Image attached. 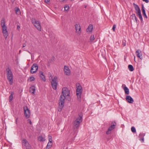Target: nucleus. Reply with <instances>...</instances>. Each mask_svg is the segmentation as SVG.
I'll return each mask as SVG.
<instances>
[{"label": "nucleus", "mask_w": 149, "mask_h": 149, "mask_svg": "<svg viewBox=\"0 0 149 149\" xmlns=\"http://www.w3.org/2000/svg\"><path fill=\"white\" fill-rule=\"evenodd\" d=\"M62 93L63 95H61L60 99L59 101V107L58 108V111H61L64 107L65 99L69 98L70 96L69 91L67 88L65 87L62 88Z\"/></svg>", "instance_id": "1"}, {"label": "nucleus", "mask_w": 149, "mask_h": 149, "mask_svg": "<svg viewBox=\"0 0 149 149\" xmlns=\"http://www.w3.org/2000/svg\"><path fill=\"white\" fill-rule=\"evenodd\" d=\"M83 114L80 113L79 114V116L76 119L73 123V127L74 128V131L76 132L77 131V129L79 128L81 122L82 121V118Z\"/></svg>", "instance_id": "2"}, {"label": "nucleus", "mask_w": 149, "mask_h": 149, "mask_svg": "<svg viewBox=\"0 0 149 149\" xmlns=\"http://www.w3.org/2000/svg\"><path fill=\"white\" fill-rule=\"evenodd\" d=\"M7 79L9 82L10 85H12L13 83V75L11 69L9 68H7L6 70Z\"/></svg>", "instance_id": "3"}, {"label": "nucleus", "mask_w": 149, "mask_h": 149, "mask_svg": "<svg viewBox=\"0 0 149 149\" xmlns=\"http://www.w3.org/2000/svg\"><path fill=\"white\" fill-rule=\"evenodd\" d=\"M32 22L34 26L39 31L41 30V26L39 22L36 20L35 18L31 19Z\"/></svg>", "instance_id": "4"}, {"label": "nucleus", "mask_w": 149, "mask_h": 149, "mask_svg": "<svg viewBox=\"0 0 149 149\" xmlns=\"http://www.w3.org/2000/svg\"><path fill=\"white\" fill-rule=\"evenodd\" d=\"M57 77L55 76L54 77L53 79H52L51 82L52 87L53 89L56 90L57 88Z\"/></svg>", "instance_id": "5"}, {"label": "nucleus", "mask_w": 149, "mask_h": 149, "mask_svg": "<svg viewBox=\"0 0 149 149\" xmlns=\"http://www.w3.org/2000/svg\"><path fill=\"white\" fill-rule=\"evenodd\" d=\"M24 114L25 116L27 118H29L31 115L30 110L26 106L24 107Z\"/></svg>", "instance_id": "6"}, {"label": "nucleus", "mask_w": 149, "mask_h": 149, "mask_svg": "<svg viewBox=\"0 0 149 149\" xmlns=\"http://www.w3.org/2000/svg\"><path fill=\"white\" fill-rule=\"evenodd\" d=\"M112 124H113L111 125L109 128L108 130L106 132V133L107 134H109L111 133V131L113 130L115 127L116 125V124L115 121H114V122H113L112 123Z\"/></svg>", "instance_id": "7"}, {"label": "nucleus", "mask_w": 149, "mask_h": 149, "mask_svg": "<svg viewBox=\"0 0 149 149\" xmlns=\"http://www.w3.org/2000/svg\"><path fill=\"white\" fill-rule=\"evenodd\" d=\"M22 143V145L24 146L26 149H31V146L28 141L25 139H23Z\"/></svg>", "instance_id": "8"}, {"label": "nucleus", "mask_w": 149, "mask_h": 149, "mask_svg": "<svg viewBox=\"0 0 149 149\" xmlns=\"http://www.w3.org/2000/svg\"><path fill=\"white\" fill-rule=\"evenodd\" d=\"M38 69V66L36 63H34L31 67V73L33 74L36 72Z\"/></svg>", "instance_id": "9"}, {"label": "nucleus", "mask_w": 149, "mask_h": 149, "mask_svg": "<svg viewBox=\"0 0 149 149\" xmlns=\"http://www.w3.org/2000/svg\"><path fill=\"white\" fill-rule=\"evenodd\" d=\"M2 32L3 33L4 36L6 39L7 38L8 35V32L7 31V27L5 25H4L3 26H2Z\"/></svg>", "instance_id": "10"}, {"label": "nucleus", "mask_w": 149, "mask_h": 149, "mask_svg": "<svg viewBox=\"0 0 149 149\" xmlns=\"http://www.w3.org/2000/svg\"><path fill=\"white\" fill-rule=\"evenodd\" d=\"M65 74L67 75H69L70 74V71L68 66L65 65L64 67Z\"/></svg>", "instance_id": "11"}, {"label": "nucleus", "mask_w": 149, "mask_h": 149, "mask_svg": "<svg viewBox=\"0 0 149 149\" xmlns=\"http://www.w3.org/2000/svg\"><path fill=\"white\" fill-rule=\"evenodd\" d=\"M136 54L137 57L141 59H143L142 56V53L140 49H138L136 51Z\"/></svg>", "instance_id": "12"}, {"label": "nucleus", "mask_w": 149, "mask_h": 149, "mask_svg": "<svg viewBox=\"0 0 149 149\" xmlns=\"http://www.w3.org/2000/svg\"><path fill=\"white\" fill-rule=\"evenodd\" d=\"M76 31L78 33H80L81 31V27L79 24H76L75 25Z\"/></svg>", "instance_id": "13"}, {"label": "nucleus", "mask_w": 149, "mask_h": 149, "mask_svg": "<svg viewBox=\"0 0 149 149\" xmlns=\"http://www.w3.org/2000/svg\"><path fill=\"white\" fill-rule=\"evenodd\" d=\"M82 87L81 86H79L77 87V95H81L82 93Z\"/></svg>", "instance_id": "14"}, {"label": "nucleus", "mask_w": 149, "mask_h": 149, "mask_svg": "<svg viewBox=\"0 0 149 149\" xmlns=\"http://www.w3.org/2000/svg\"><path fill=\"white\" fill-rule=\"evenodd\" d=\"M126 100L128 102L130 103H133L134 101L133 98L130 96L129 95L126 96Z\"/></svg>", "instance_id": "15"}, {"label": "nucleus", "mask_w": 149, "mask_h": 149, "mask_svg": "<svg viewBox=\"0 0 149 149\" xmlns=\"http://www.w3.org/2000/svg\"><path fill=\"white\" fill-rule=\"evenodd\" d=\"M39 74L41 80L44 81H46V79L45 75L43 74V72L42 71H40L39 72Z\"/></svg>", "instance_id": "16"}, {"label": "nucleus", "mask_w": 149, "mask_h": 149, "mask_svg": "<svg viewBox=\"0 0 149 149\" xmlns=\"http://www.w3.org/2000/svg\"><path fill=\"white\" fill-rule=\"evenodd\" d=\"M93 25L90 24L86 29V31L87 32H91L92 31L93 29Z\"/></svg>", "instance_id": "17"}, {"label": "nucleus", "mask_w": 149, "mask_h": 149, "mask_svg": "<svg viewBox=\"0 0 149 149\" xmlns=\"http://www.w3.org/2000/svg\"><path fill=\"white\" fill-rule=\"evenodd\" d=\"M142 11L143 13V15L146 18H148L147 16L146 15L145 10L144 9V8L143 5L142 6Z\"/></svg>", "instance_id": "18"}, {"label": "nucleus", "mask_w": 149, "mask_h": 149, "mask_svg": "<svg viewBox=\"0 0 149 149\" xmlns=\"http://www.w3.org/2000/svg\"><path fill=\"white\" fill-rule=\"evenodd\" d=\"M36 88L34 86H33L29 88L30 92L32 94H34Z\"/></svg>", "instance_id": "19"}, {"label": "nucleus", "mask_w": 149, "mask_h": 149, "mask_svg": "<svg viewBox=\"0 0 149 149\" xmlns=\"http://www.w3.org/2000/svg\"><path fill=\"white\" fill-rule=\"evenodd\" d=\"M130 18L131 19L134 20V22H137V19L134 14H132L130 16Z\"/></svg>", "instance_id": "20"}, {"label": "nucleus", "mask_w": 149, "mask_h": 149, "mask_svg": "<svg viewBox=\"0 0 149 149\" xmlns=\"http://www.w3.org/2000/svg\"><path fill=\"white\" fill-rule=\"evenodd\" d=\"M38 139L39 141L41 142H44L45 140V138L43 137L42 136H39L38 137Z\"/></svg>", "instance_id": "21"}, {"label": "nucleus", "mask_w": 149, "mask_h": 149, "mask_svg": "<svg viewBox=\"0 0 149 149\" xmlns=\"http://www.w3.org/2000/svg\"><path fill=\"white\" fill-rule=\"evenodd\" d=\"M133 5L134 6V7L136 11H137L140 10L139 7L138 5L135 4L134 3H133Z\"/></svg>", "instance_id": "22"}, {"label": "nucleus", "mask_w": 149, "mask_h": 149, "mask_svg": "<svg viewBox=\"0 0 149 149\" xmlns=\"http://www.w3.org/2000/svg\"><path fill=\"white\" fill-rule=\"evenodd\" d=\"M124 90L125 91V94H129V91L128 88L126 86H125L124 88Z\"/></svg>", "instance_id": "23"}, {"label": "nucleus", "mask_w": 149, "mask_h": 149, "mask_svg": "<svg viewBox=\"0 0 149 149\" xmlns=\"http://www.w3.org/2000/svg\"><path fill=\"white\" fill-rule=\"evenodd\" d=\"M128 68L130 71H132L134 70L133 67L131 65H128Z\"/></svg>", "instance_id": "24"}, {"label": "nucleus", "mask_w": 149, "mask_h": 149, "mask_svg": "<svg viewBox=\"0 0 149 149\" xmlns=\"http://www.w3.org/2000/svg\"><path fill=\"white\" fill-rule=\"evenodd\" d=\"M52 145V143L49 142L47 145L46 149H49L50 148Z\"/></svg>", "instance_id": "25"}, {"label": "nucleus", "mask_w": 149, "mask_h": 149, "mask_svg": "<svg viewBox=\"0 0 149 149\" xmlns=\"http://www.w3.org/2000/svg\"><path fill=\"white\" fill-rule=\"evenodd\" d=\"M16 13L17 14L19 15L20 14V12L19 8H15Z\"/></svg>", "instance_id": "26"}, {"label": "nucleus", "mask_w": 149, "mask_h": 149, "mask_svg": "<svg viewBox=\"0 0 149 149\" xmlns=\"http://www.w3.org/2000/svg\"><path fill=\"white\" fill-rule=\"evenodd\" d=\"M13 92L11 93L9 97V101L10 102L13 99Z\"/></svg>", "instance_id": "27"}, {"label": "nucleus", "mask_w": 149, "mask_h": 149, "mask_svg": "<svg viewBox=\"0 0 149 149\" xmlns=\"http://www.w3.org/2000/svg\"><path fill=\"white\" fill-rule=\"evenodd\" d=\"M95 38L94 35H91L90 37V40L91 42H93L95 40Z\"/></svg>", "instance_id": "28"}, {"label": "nucleus", "mask_w": 149, "mask_h": 149, "mask_svg": "<svg viewBox=\"0 0 149 149\" xmlns=\"http://www.w3.org/2000/svg\"><path fill=\"white\" fill-rule=\"evenodd\" d=\"M145 135L144 133H140L139 135V137L140 138H143Z\"/></svg>", "instance_id": "29"}, {"label": "nucleus", "mask_w": 149, "mask_h": 149, "mask_svg": "<svg viewBox=\"0 0 149 149\" xmlns=\"http://www.w3.org/2000/svg\"><path fill=\"white\" fill-rule=\"evenodd\" d=\"M136 13L137 14V16L141 15L140 10L137 11H136Z\"/></svg>", "instance_id": "30"}, {"label": "nucleus", "mask_w": 149, "mask_h": 149, "mask_svg": "<svg viewBox=\"0 0 149 149\" xmlns=\"http://www.w3.org/2000/svg\"><path fill=\"white\" fill-rule=\"evenodd\" d=\"M35 78L33 77H30L29 79V80L30 81H33L35 80Z\"/></svg>", "instance_id": "31"}, {"label": "nucleus", "mask_w": 149, "mask_h": 149, "mask_svg": "<svg viewBox=\"0 0 149 149\" xmlns=\"http://www.w3.org/2000/svg\"><path fill=\"white\" fill-rule=\"evenodd\" d=\"M131 131L133 133H135L136 132V130L135 129V128L134 127H132L131 128Z\"/></svg>", "instance_id": "32"}, {"label": "nucleus", "mask_w": 149, "mask_h": 149, "mask_svg": "<svg viewBox=\"0 0 149 149\" xmlns=\"http://www.w3.org/2000/svg\"><path fill=\"white\" fill-rule=\"evenodd\" d=\"M1 24L2 26H3L4 24V25H5V20L4 19H3L1 20Z\"/></svg>", "instance_id": "33"}, {"label": "nucleus", "mask_w": 149, "mask_h": 149, "mask_svg": "<svg viewBox=\"0 0 149 149\" xmlns=\"http://www.w3.org/2000/svg\"><path fill=\"white\" fill-rule=\"evenodd\" d=\"M49 142L52 143V136L50 135H49Z\"/></svg>", "instance_id": "34"}, {"label": "nucleus", "mask_w": 149, "mask_h": 149, "mask_svg": "<svg viewBox=\"0 0 149 149\" xmlns=\"http://www.w3.org/2000/svg\"><path fill=\"white\" fill-rule=\"evenodd\" d=\"M64 9L65 10L67 11L69 9V7L68 6L66 5L65 7H64Z\"/></svg>", "instance_id": "35"}, {"label": "nucleus", "mask_w": 149, "mask_h": 149, "mask_svg": "<svg viewBox=\"0 0 149 149\" xmlns=\"http://www.w3.org/2000/svg\"><path fill=\"white\" fill-rule=\"evenodd\" d=\"M138 16L139 17V18L141 20V22H142L143 21V18H142V16L141 15H139Z\"/></svg>", "instance_id": "36"}, {"label": "nucleus", "mask_w": 149, "mask_h": 149, "mask_svg": "<svg viewBox=\"0 0 149 149\" xmlns=\"http://www.w3.org/2000/svg\"><path fill=\"white\" fill-rule=\"evenodd\" d=\"M77 96L78 100L79 101H80L81 100V95H77Z\"/></svg>", "instance_id": "37"}, {"label": "nucleus", "mask_w": 149, "mask_h": 149, "mask_svg": "<svg viewBox=\"0 0 149 149\" xmlns=\"http://www.w3.org/2000/svg\"><path fill=\"white\" fill-rule=\"evenodd\" d=\"M126 41L125 40H123L122 41V45L123 47L126 45Z\"/></svg>", "instance_id": "38"}, {"label": "nucleus", "mask_w": 149, "mask_h": 149, "mask_svg": "<svg viewBox=\"0 0 149 149\" xmlns=\"http://www.w3.org/2000/svg\"><path fill=\"white\" fill-rule=\"evenodd\" d=\"M116 25L115 24H114L113 25V28H112V29L113 30V31H115V28L116 27Z\"/></svg>", "instance_id": "39"}, {"label": "nucleus", "mask_w": 149, "mask_h": 149, "mask_svg": "<svg viewBox=\"0 0 149 149\" xmlns=\"http://www.w3.org/2000/svg\"><path fill=\"white\" fill-rule=\"evenodd\" d=\"M144 138H140L139 140L141 141V143H143L144 142Z\"/></svg>", "instance_id": "40"}, {"label": "nucleus", "mask_w": 149, "mask_h": 149, "mask_svg": "<svg viewBox=\"0 0 149 149\" xmlns=\"http://www.w3.org/2000/svg\"><path fill=\"white\" fill-rule=\"evenodd\" d=\"M17 29L19 31L20 30V26L19 25H18L17 26Z\"/></svg>", "instance_id": "41"}, {"label": "nucleus", "mask_w": 149, "mask_h": 149, "mask_svg": "<svg viewBox=\"0 0 149 149\" xmlns=\"http://www.w3.org/2000/svg\"><path fill=\"white\" fill-rule=\"evenodd\" d=\"M144 1H145L146 3H148L149 2V0H143Z\"/></svg>", "instance_id": "42"}, {"label": "nucleus", "mask_w": 149, "mask_h": 149, "mask_svg": "<svg viewBox=\"0 0 149 149\" xmlns=\"http://www.w3.org/2000/svg\"><path fill=\"white\" fill-rule=\"evenodd\" d=\"M49 78L50 79H52H52H53V76L51 74L50 75V76Z\"/></svg>", "instance_id": "43"}, {"label": "nucleus", "mask_w": 149, "mask_h": 149, "mask_svg": "<svg viewBox=\"0 0 149 149\" xmlns=\"http://www.w3.org/2000/svg\"><path fill=\"white\" fill-rule=\"evenodd\" d=\"M28 121H29V123H30V124L31 125L32 124V122L30 119H28Z\"/></svg>", "instance_id": "44"}, {"label": "nucleus", "mask_w": 149, "mask_h": 149, "mask_svg": "<svg viewBox=\"0 0 149 149\" xmlns=\"http://www.w3.org/2000/svg\"><path fill=\"white\" fill-rule=\"evenodd\" d=\"M49 0H45V1L46 3H48L49 2Z\"/></svg>", "instance_id": "45"}, {"label": "nucleus", "mask_w": 149, "mask_h": 149, "mask_svg": "<svg viewBox=\"0 0 149 149\" xmlns=\"http://www.w3.org/2000/svg\"><path fill=\"white\" fill-rule=\"evenodd\" d=\"M26 46V44L25 43L23 45V47H25Z\"/></svg>", "instance_id": "46"}, {"label": "nucleus", "mask_w": 149, "mask_h": 149, "mask_svg": "<svg viewBox=\"0 0 149 149\" xmlns=\"http://www.w3.org/2000/svg\"><path fill=\"white\" fill-rule=\"evenodd\" d=\"M30 54H31V53L30 52H29V51H27Z\"/></svg>", "instance_id": "47"}, {"label": "nucleus", "mask_w": 149, "mask_h": 149, "mask_svg": "<svg viewBox=\"0 0 149 149\" xmlns=\"http://www.w3.org/2000/svg\"><path fill=\"white\" fill-rule=\"evenodd\" d=\"M18 119V118H17L16 119V122H17V120Z\"/></svg>", "instance_id": "48"}, {"label": "nucleus", "mask_w": 149, "mask_h": 149, "mask_svg": "<svg viewBox=\"0 0 149 149\" xmlns=\"http://www.w3.org/2000/svg\"><path fill=\"white\" fill-rule=\"evenodd\" d=\"M134 61H135V56H134Z\"/></svg>", "instance_id": "49"}, {"label": "nucleus", "mask_w": 149, "mask_h": 149, "mask_svg": "<svg viewBox=\"0 0 149 149\" xmlns=\"http://www.w3.org/2000/svg\"><path fill=\"white\" fill-rule=\"evenodd\" d=\"M20 52H21V50H20L19 51Z\"/></svg>", "instance_id": "50"}]
</instances>
